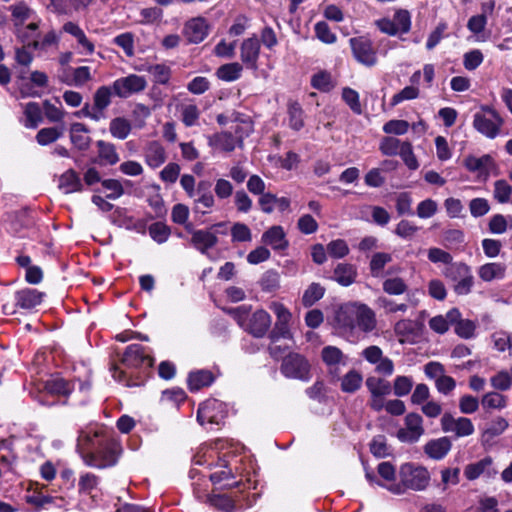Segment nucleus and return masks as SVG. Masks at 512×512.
<instances>
[{
  "label": "nucleus",
  "instance_id": "15",
  "mask_svg": "<svg viewBox=\"0 0 512 512\" xmlns=\"http://www.w3.org/2000/svg\"><path fill=\"white\" fill-rule=\"evenodd\" d=\"M122 363L127 368L151 367L153 365V359L145 352L144 346L131 344L127 346L124 352Z\"/></svg>",
  "mask_w": 512,
  "mask_h": 512
},
{
  "label": "nucleus",
  "instance_id": "38",
  "mask_svg": "<svg viewBox=\"0 0 512 512\" xmlns=\"http://www.w3.org/2000/svg\"><path fill=\"white\" fill-rule=\"evenodd\" d=\"M23 113L25 115L24 126L35 129L43 121L42 109L36 102H29L24 105Z\"/></svg>",
  "mask_w": 512,
  "mask_h": 512
},
{
  "label": "nucleus",
  "instance_id": "32",
  "mask_svg": "<svg viewBox=\"0 0 512 512\" xmlns=\"http://www.w3.org/2000/svg\"><path fill=\"white\" fill-rule=\"evenodd\" d=\"M357 277V270L352 264L339 263L333 273V279L342 286L353 284Z\"/></svg>",
  "mask_w": 512,
  "mask_h": 512
},
{
  "label": "nucleus",
  "instance_id": "37",
  "mask_svg": "<svg viewBox=\"0 0 512 512\" xmlns=\"http://www.w3.org/2000/svg\"><path fill=\"white\" fill-rule=\"evenodd\" d=\"M214 376L209 370H198L191 372L188 376V387L190 391H198L213 383Z\"/></svg>",
  "mask_w": 512,
  "mask_h": 512
},
{
  "label": "nucleus",
  "instance_id": "14",
  "mask_svg": "<svg viewBox=\"0 0 512 512\" xmlns=\"http://www.w3.org/2000/svg\"><path fill=\"white\" fill-rule=\"evenodd\" d=\"M185 229L191 233L192 246L202 254H207L218 243V237L211 229L195 230L191 223L186 224Z\"/></svg>",
  "mask_w": 512,
  "mask_h": 512
},
{
  "label": "nucleus",
  "instance_id": "16",
  "mask_svg": "<svg viewBox=\"0 0 512 512\" xmlns=\"http://www.w3.org/2000/svg\"><path fill=\"white\" fill-rule=\"evenodd\" d=\"M463 164L468 171L477 172L478 176L484 180L489 177L490 171L496 168L495 161L489 154L481 157L469 155L464 159Z\"/></svg>",
  "mask_w": 512,
  "mask_h": 512
},
{
  "label": "nucleus",
  "instance_id": "26",
  "mask_svg": "<svg viewBox=\"0 0 512 512\" xmlns=\"http://www.w3.org/2000/svg\"><path fill=\"white\" fill-rule=\"evenodd\" d=\"M212 183L209 180H200L197 183L194 197V203L196 204L195 210L198 211V205L210 209L215 205V198L211 191Z\"/></svg>",
  "mask_w": 512,
  "mask_h": 512
},
{
  "label": "nucleus",
  "instance_id": "29",
  "mask_svg": "<svg viewBox=\"0 0 512 512\" xmlns=\"http://www.w3.org/2000/svg\"><path fill=\"white\" fill-rule=\"evenodd\" d=\"M44 294L35 289H23L16 293V305L22 309H32L42 302Z\"/></svg>",
  "mask_w": 512,
  "mask_h": 512
},
{
  "label": "nucleus",
  "instance_id": "53",
  "mask_svg": "<svg viewBox=\"0 0 512 512\" xmlns=\"http://www.w3.org/2000/svg\"><path fill=\"white\" fill-rule=\"evenodd\" d=\"M43 111L49 122L60 123L63 122L66 112L62 107H57L52 104L49 100L43 102Z\"/></svg>",
  "mask_w": 512,
  "mask_h": 512
},
{
  "label": "nucleus",
  "instance_id": "19",
  "mask_svg": "<svg viewBox=\"0 0 512 512\" xmlns=\"http://www.w3.org/2000/svg\"><path fill=\"white\" fill-rule=\"evenodd\" d=\"M260 53V41L256 36L245 39L240 46V59L247 68L256 69Z\"/></svg>",
  "mask_w": 512,
  "mask_h": 512
},
{
  "label": "nucleus",
  "instance_id": "48",
  "mask_svg": "<svg viewBox=\"0 0 512 512\" xmlns=\"http://www.w3.org/2000/svg\"><path fill=\"white\" fill-rule=\"evenodd\" d=\"M413 385L412 377L399 375L393 381V393L397 397H404L411 392Z\"/></svg>",
  "mask_w": 512,
  "mask_h": 512
},
{
  "label": "nucleus",
  "instance_id": "50",
  "mask_svg": "<svg viewBox=\"0 0 512 512\" xmlns=\"http://www.w3.org/2000/svg\"><path fill=\"white\" fill-rule=\"evenodd\" d=\"M407 285L400 277L387 278L382 284V289L389 295H401L407 291Z\"/></svg>",
  "mask_w": 512,
  "mask_h": 512
},
{
  "label": "nucleus",
  "instance_id": "4",
  "mask_svg": "<svg viewBox=\"0 0 512 512\" xmlns=\"http://www.w3.org/2000/svg\"><path fill=\"white\" fill-rule=\"evenodd\" d=\"M442 275L452 283V289L458 296H465L472 292L475 278L472 268L465 262H453L445 266Z\"/></svg>",
  "mask_w": 512,
  "mask_h": 512
},
{
  "label": "nucleus",
  "instance_id": "36",
  "mask_svg": "<svg viewBox=\"0 0 512 512\" xmlns=\"http://www.w3.org/2000/svg\"><path fill=\"white\" fill-rule=\"evenodd\" d=\"M365 385L371 396H388L391 394L392 386L389 381L381 377L369 376Z\"/></svg>",
  "mask_w": 512,
  "mask_h": 512
},
{
  "label": "nucleus",
  "instance_id": "25",
  "mask_svg": "<svg viewBox=\"0 0 512 512\" xmlns=\"http://www.w3.org/2000/svg\"><path fill=\"white\" fill-rule=\"evenodd\" d=\"M506 265L500 262H489L481 265L478 270V276L484 282L501 280L506 275Z\"/></svg>",
  "mask_w": 512,
  "mask_h": 512
},
{
  "label": "nucleus",
  "instance_id": "7",
  "mask_svg": "<svg viewBox=\"0 0 512 512\" xmlns=\"http://www.w3.org/2000/svg\"><path fill=\"white\" fill-rule=\"evenodd\" d=\"M281 373L292 379H298L307 382L311 378L310 364L300 354L291 353L284 357L281 364Z\"/></svg>",
  "mask_w": 512,
  "mask_h": 512
},
{
  "label": "nucleus",
  "instance_id": "44",
  "mask_svg": "<svg viewBox=\"0 0 512 512\" xmlns=\"http://www.w3.org/2000/svg\"><path fill=\"white\" fill-rule=\"evenodd\" d=\"M325 291V288L320 283H311L303 293V305L305 307H311L324 296Z\"/></svg>",
  "mask_w": 512,
  "mask_h": 512
},
{
  "label": "nucleus",
  "instance_id": "3",
  "mask_svg": "<svg viewBox=\"0 0 512 512\" xmlns=\"http://www.w3.org/2000/svg\"><path fill=\"white\" fill-rule=\"evenodd\" d=\"M399 477V483H392L387 487V490L396 495L404 494L407 490L423 491L427 488L430 481L428 470L413 463L401 465Z\"/></svg>",
  "mask_w": 512,
  "mask_h": 512
},
{
  "label": "nucleus",
  "instance_id": "42",
  "mask_svg": "<svg viewBox=\"0 0 512 512\" xmlns=\"http://www.w3.org/2000/svg\"><path fill=\"white\" fill-rule=\"evenodd\" d=\"M242 66L237 63H228L220 66L216 71V76L223 81L232 82L240 78Z\"/></svg>",
  "mask_w": 512,
  "mask_h": 512
},
{
  "label": "nucleus",
  "instance_id": "61",
  "mask_svg": "<svg viewBox=\"0 0 512 512\" xmlns=\"http://www.w3.org/2000/svg\"><path fill=\"white\" fill-rule=\"evenodd\" d=\"M370 451L377 458H384L389 455L385 436H375L370 443Z\"/></svg>",
  "mask_w": 512,
  "mask_h": 512
},
{
  "label": "nucleus",
  "instance_id": "27",
  "mask_svg": "<svg viewBox=\"0 0 512 512\" xmlns=\"http://www.w3.org/2000/svg\"><path fill=\"white\" fill-rule=\"evenodd\" d=\"M261 241L274 250H284L288 246L285 232L281 226H272L262 234Z\"/></svg>",
  "mask_w": 512,
  "mask_h": 512
},
{
  "label": "nucleus",
  "instance_id": "35",
  "mask_svg": "<svg viewBox=\"0 0 512 512\" xmlns=\"http://www.w3.org/2000/svg\"><path fill=\"white\" fill-rule=\"evenodd\" d=\"M113 93L114 91L112 86L103 85L97 88L93 94V105L95 106V110H97L100 114H106L105 110L112 103Z\"/></svg>",
  "mask_w": 512,
  "mask_h": 512
},
{
  "label": "nucleus",
  "instance_id": "28",
  "mask_svg": "<svg viewBox=\"0 0 512 512\" xmlns=\"http://www.w3.org/2000/svg\"><path fill=\"white\" fill-rule=\"evenodd\" d=\"M58 187L65 194L81 192L83 190V184L80 176L73 169H68L60 176Z\"/></svg>",
  "mask_w": 512,
  "mask_h": 512
},
{
  "label": "nucleus",
  "instance_id": "10",
  "mask_svg": "<svg viewBox=\"0 0 512 512\" xmlns=\"http://www.w3.org/2000/svg\"><path fill=\"white\" fill-rule=\"evenodd\" d=\"M350 46L355 59L368 67H372L377 63L376 50L371 40L365 37H355L350 39Z\"/></svg>",
  "mask_w": 512,
  "mask_h": 512
},
{
  "label": "nucleus",
  "instance_id": "31",
  "mask_svg": "<svg viewBox=\"0 0 512 512\" xmlns=\"http://www.w3.org/2000/svg\"><path fill=\"white\" fill-rule=\"evenodd\" d=\"M96 147L98 149V158L100 163L112 166L119 162L120 157L115 144L104 140H98L96 142Z\"/></svg>",
  "mask_w": 512,
  "mask_h": 512
},
{
  "label": "nucleus",
  "instance_id": "41",
  "mask_svg": "<svg viewBox=\"0 0 512 512\" xmlns=\"http://www.w3.org/2000/svg\"><path fill=\"white\" fill-rule=\"evenodd\" d=\"M508 426V421L505 418L501 416L494 418L482 432L483 441H489L501 435L508 428Z\"/></svg>",
  "mask_w": 512,
  "mask_h": 512
},
{
  "label": "nucleus",
  "instance_id": "55",
  "mask_svg": "<svg viewBox=\"0 0 512 512\" xmlns=\"http://www.w3.org/2000/svg\"><path fill=\"white\" fill-rule=\"evenodd\" d=\"M99 484V477L93 473H84L80 475L78 482L79 493L91 494Z\"/></svg>",
  "mask_w": 512,
  "mask_h": 512
},
{
  "label": "nucleus",
  "instance_id": "6",
  "mask_svg": "<svg viewBox=\"0 0 512 512\" xmlns=\"http://www.w3.org/2000/svg\"><path fill=\"white\" fill-rule=\"evenodd\" d=\"M377 28L389 36L406 34L411 29V14L406 9L395 11L393 18H381L375 22Z\"/></svg>",
  "mask_w": 512,
  "mask_h": 512
},
{
  "label": "nucleus",
  "instance_id": "12",
  "mask_svg": "<svg viewBox=\"0 0 512 512\" xmlns=\"http://www.w3.org/2000/svg\"><path fill=\"white\" fill-rule=\"evenodd\" d=\"M504 124L501 116L490 117L484 113H475L473 116V127L480 134L489 139L496 138Z\"/></svg>",
  "mask_w": 512,
  "mask_h": 512
},
{
  "label": "nucleus",
  "instance_id": "49",
  "mask_svg": "<svg viewBox=\"0 0 512 512\" xmlns=\"http://www.w3.org/2000/svg\"><path fill=\"white\" fill-rule=\"evenodd\" d=\"M200 110L196 104H185L181 107V120L186 127L198 124Z\"/></svg>",
  "mask_w": 512,
  "mask_h": 512
},
{
  "label": "nucleus",
  "instance_id": "22",
  "mask_svg": "<svg viewBox=\"0 0 512 512\" xmlns=\"http://www.w3.org/2000/svg\"><path fill=\"white\" fill-rule=\"evenodd\" d=\"M208 144L215 149L232 152L236 146L242 147L243 140L241 137H235L230 132H220L210 136Z\"/></svg>",
  "mask_w": 512,
  "mask_h": 512
},
{
  "label": "nucleus",
  "instance_id": "23",
  "mask_svg": "<svg viewBox=\"0 0 512 512\" xmlns=\"http://www.w3.org/2000/svg\"><path fill=\"white\" fill-rule=\"evenodd\" d=\"M452 442L449 437L443 436L428 441L424 446L425 454L434 460L443 459L451 450Z\"/></svg>",
  "mask_w": 512,
  "mask_h": 512
},
{
  "label": "nucleus",
  "instance_id": "52",
  "mask_svg": "<svg viewBox=\"0 0 512 512\" xmlns=\"http://www.w3.org/2000/svg\"><path fill=\"white\" fill-rule=\"evenodd\" d=\"M311 85L313 88L328 92L333 88L331 74L326 71H320L314 74L311 78Z\"/></svg>",
  "mask_w": 512,
  "mask_h": 512
},
{
  "label": "nucleus",
  "instance_id": "47",
  "mask_svg": "<svg viewBox=\"0 0 512 512\" xmlns=\"http://www.w3.org/2000/svg\"><path fill=\"white\" fill-rule=\"evenodd\" d=\"M506 404V397L498 392H488L481 399V405L484 409L501 410L506 407Z\"/></svg>",
  "mask_w": 512,
  "mask_h": 512
},
{
  "label": "nucleus",
  "instance_id": "11",
  "mask_svg": "<svg viewBox=\"0 0 512 512\" xmlns=\"http://www.w3.org/2000/svg\"><path fill=\"white\" fill-rule=\"evenodd\" d=\"M405 427L397 432V437L402 442L415 443L424 434L423 419L418 413H408L405 417Z\"/></svg>",
  "mask_w": 512,
  "mask_h": 512
},
{
  "label": "nucleus",
  "instance_id": "62",
  "mask_svg": "<svg viewBox=\"0 0 512 512\" xmlns=\"http://www.w3.org/2000/svg\"><path fill=\"white\" fill-rule=\"evenodd\" d=\"M103 188L109 191L106 198L115 200L124 194V188L121 182L117 179H105L101 182Z\"/></svg>",
  "mask_w": 512,
  "mask_h": 512
},
{
  "label": "nucleus",
  "instance_id": "45",
  "mask_svg": "<svg viewBox=\"0 0 512 512\" xmlns=\"http://www.w3.org/2000/svg\"><path fill=\"white\" fill-rule=\"evenodd\" d=\"M403 145L404 142L398 138L387 136L380 141L379 150L385 156H396L401 153Z\"/></svg>",
  "mask_w": 512,
  "mask_h": 512
},
{
  "label": "nucleus",
  "instance_id": "57",
  "mask_svg": "<svg viewBox=\"0 0 512 512\" xmlns=\"http://www.w3.org/2000/svg\"><path fill=\"white\" fill-rule=\"evenodd\" d=\"M148 72L152 74L155 82L165 85L171 77V69L165 64H156L148 68Z\"/></svg>",
  "mask_w": 512,
  "mask_h": 512
},
{
  "label": "nucleus",
  "instance_id": "40",
  "mask_svg": "<svg viewBox=\"0 0 512 512\" xmlns=\"http://www.w3.org/2000/svg\"><path fill=\"white\" fill-rule=\"evenodd\" d=\"M64 134V126L45 127L36 134V141L41 146H46L56 142Z\"/></svg>",
  "mask_w": 512,
  "mask_h": 512
},
{
  "label": "nucleus",
  "instance_id": "46",
  "mask_svg": "<svg viewBox=\"0 0 512 512\" xmlns=\"http://www.w3.org/2000/svg\"><path fill=\"white\" fill-rule=\"evenodd\" d=\"M289 126L295 131H299L304 126L303 109L298 102H289L288 104Z\"/></svg>",
  "mask_w": 512,
  "mask_h": 512
},
{
  "label": "nucleus",
  "instance_id": "60",
  "mask_svg": "<svg viewBox=\"0 0 512 512\" xmlns=\"http://www.w3.org/2000/svg\"><path fill=\"white\" fill-rule=\"evenodd\" d=\"M479 404L477 397L465 394L459 399V410L463 414H473L479 409Z\"/></svg>",
  "mask_w": 512,
  "mask_h": 512
},
{
  "label": "nucleus",
  "instance_id": "59",
  "mask_svg": "<svg viewBox=\"0 0 512 512\" xmlns=\"http://www.w3.org/2000/svg\"><path fill=\"white\" fill-rule=\"evenodd\" d=\"M233 242H248L252 238L251 230L244 224L237 222L231 228Z\"/></svg>",
  "mask_w": 512,
  "mask_h": 512
},
{
  "label": "nucleus",
  "instance_id": "8",
  "mask_svg": "<svg viewBox=\"0 0 512 512\" xmlns=\"http://www.w3.org/2000/svg\"><path fill=\"white\" fill-rule=\"evenodd\" d=\"M440 425L444 433H450L455 438L468 437L475 432V427L471 419L464 416L454 417L449 412H445L442 415Z\"/></svg>",
  "mask_w": 512,
  "mask_h": 512
},
{
  "label": "nucleus",
  "instance_id": "2",
  "mask_svg": "<svg viewBox=\"0 0 512 512\" xmlns=\"http://www.w3.org/2000/svg\"><path fill=\"white\" fill-rule=\"evenodd\" d=\"M237 324L254 337H263L271 325V317L265 310H257L251 316V305H240L225 310Z\"/></svg>",
  "mask_w": 512,
  "mask_h": 512
},
{
  "label": "nucleus",
  "instance_id": "64",
  "mask_svg": "<svg viewBox=\"0 0 512 512\" xmlns=\"http://www.w3.org/2000/svg\"><path fill=\"white\" fill-rule=\"evenodd\" d=\"M327 253L333 258H343L348 255L349 247L342 239L333 240L327 245Z\"/></svg>",
  "mask_w": 512,
  "mask_h": 512
},
{
  "label": "nucleus",
  "instance_id": "33",
  "mask_svg": "<svg viewBox=\"0 0 512 512\" xmlns=\"http://www.w3.org/2000/svg\"><path fill=\"white\" fill-rule=\"evenodd\" d=\"M104 440L100 437L99 432L81 431L77 439V449L83 458V454L93 452L97 448L99 441Z\"/></svg>",
  "mask_w": 512,
  "mask_h": 512
},
{
  "label": "nucleus",
  "instance_id": "43",
  "mask_svg": "<svg viewBox=\"0 0 512 512\" xmlns=\"http://www.w3.org/2000/svg\"><path fill=\"white\" fill-rule=\"evenodd\" d=\"M392 261V256L386 252H377L375 253L369 264L370 273L373 277H381L383 274V269L386 264Z\"/></svg>",
  "mask_w": 512,
  "mask_h": 512
},
{
  "label": "nucleus",
  "instance_id": "18",
  "mask_svg": "<svg viewBox=\"0 0 512 512\" xmlns=\"http://www.w3.org/2000/svg\"><path fill=\"white\" fill-rule=\"evenodd\" d=\"M496 474L497 470L494 469L493 459L490 456H487L475 463H470L466 465L464 469V475L470 481H473L482 475L487 478H492Z\"/></svg>",
  "mask_w": 512,
  "mask_h": 512
},
{
  "label": "nucleus",
  "instance_id": "63",
  "mask_svg": "<svg viewBox=\"0 0 512 512\" xmlns=\"http://www.w3.org/2000/svg\"><path fill=\"white\" fill-rule=\"evenodd\" d=\"M211 83L208 78L197 76L187 84V90L194 95H201L210 89Z\"/></svg>",
  "mask_w": 512,
  "mask_h": 512
},
{
  "label": "nucleus",
  "instance_id": "9",
  "mask_svg": "<svg viewBox=\"0 0 512 512\" xmlns=\"http://www.w3.org/2000/svg\"><path fill=\"white\" fill-rule=\"evenodd\" d=\"M146 87L147 81L145 77L137 74H130L126 77L118 78L112 83L114 94L124 99L144 91Z\"/></svg>",
  "mask_w": 512,
  "mask_h": 512
},
{
  "label": "nucleus",
  "instance_id": "39",
  "mask_svg": "<svg viewBox=\"0 0 512 512\" xmlns=\"http://www.w3.org/2000/svg\"><path fill=\"white\" fill-rule=\"evenodd\" d=\"M362 382V374L352 369L341 378V390L344 393H355L361 388Z\"/></svg>",
  "mask_w": 512,
  "mask_h": 512
},
{
  "label": "nucleus",
  "instance_id": "21",
  "mask_svg": "<svg viewBox=\"0 0 512 512\" xmlns=\"http://www.w3.org/2000/svg\"><path fill=\"white\" fill-rule=\"evenodd\" d=\"M89 133L90 129L84 123L75 122L70 125V141L77 150L87 151L90 148L92 139Z\"/></svg>",
  "mask_w": 512,
  "mask_h": 512
},
{
  "label": "nucleus",
  "instance_id": "13",
  "mask_svg": "<svg viewBox=\"0 0 512 512\" xmlns=\"http://www.w3.org/2000/svg\"><path fill=\"white\" fill-rule=\"evenodd\" d=\"M271 309L275 313L277 320L270 334V338L272 341H276L279 338L290 339L292 337L289 328V322L292 317L291 313L283 304L278 302L272 303Z\"/></svg>",
  "mask_w": 512,
  "mask_h": 512
},
{
  "label": "nucleus",
  "instance_id": "51",
  "mask_svg": "<svg viewBox=\"0 0 512 512\" xmlns=\"http://www.w3.org/2000/svg\"><path fill=\"white\" fill-rule=\"evenodd\" d=\"M148 230L151 238L158 244L165 243L171 233L170 228L162 222H155L151 224Z\"/></svg>",
  "mask_w": 512,
  "mask_h": 512
},
{
  "label": "nucleus",
  "instance_id": "54",
  "mask_svg": "<svg viewBox=\"0 0 512 512\" xmlns=\"http://www.w3.org/2000/svg\"><path fill=\"white\" fill-rule=\"evenodd\" d=\"M493 195L499 203H507L512 195V186L506 180H497L494 183Z\"/></svg>",
  "mask_w": 512,
  "mask_h": 512
},
{
  "label": "nucleus",
  "instance_id": "5",
  "mask_svg": "<svg viewBox=\"0 0 512 512\" xmlns=\"http://www.w3.org/2000/svg\"><path fill=\"white\" fill-rule=\"evenodd\" d=\"M83 461L87 466L103 469L116 464L117 445L108 440H101L93 452L83 454Z\"/></svg>",
  "mask_w": 512,
  "mask_h": 512
},
{
  "label": "nucleus",
  "instance_id": "30",
  "mask_svg": "<svg viewBox=\"0 0 512 512\" xmlns=\"http://www.w3.org/2000/svg\"><path fill=\"white\" fill-rule=\"evenodd\" d=\"M62 29L65 33L70 34L77 40L78 44L83 47L86 54L91 55L94 52V44L86 37L85 32L78 24L69 21L63 25Z\"/></svg>",
  "mask_w": 512,
  "mask_h": 512
},
{
  "label": "nucleus",
  "instance_id": "56",
  "mask_svg": "<svg viewBox=\"0 0 512 512\" xmlns=\"http://www.w3.org/2000/svg\"><path fill=\"white\" fill-rule=\"evenodd\" d=\"M484 60V55L479 49L468 51L463 56V66L468 71L478 68Z\"/></svg>",
  "mask_w": 512,
  "mask_h": 512
},
{
  "label": "nucleus",
  "instance_id": "17",
  "mask_svg": "<svg viewBox=\"0 0 512 512\" xmlns=\"http://www.w3.org/2000/svg\"><path fill=\"white\" fill-rule=\"evenodd\" d=\"M323 362L329 367V374L332 377L340 378L339 365L346 364V357L336 346H325L321 351Z\"/></svg>",
  "mask_w": 512,
  "mask_h": 512
},
{
  "label": "nucleus",
  "instance_id": "24",
  "mask_svg": "<svg viewBox=\"0 0 512 512\" xmlns=\"http://www.w3.org/2000/svg\"><path fill=\"white\" fill-rule=\"evenodd\" d=\"M146 164L152 168L160 167L166 161V151L158 141H151L144 150Z\"/></svg>",
  "mask_w": 512,
  "mask_h": 512
},
{
  "label": "nucleus",
  "instance_id": "34",
  "mask_svg": "<svg viewBox=\"0 0 512 512\" xmlns=\"http://www.w3.org/2000/svg\"><path fill=\"white\" fill-rule=\"evenodd\" d=\"M132 131L131 122L123 116L113 118L109 123L111 136L118 140H125Z\"/></svg>",
  "mask_w": 512,
  "mask_h": 512
},
{
  "label": "nucleus",
  "instance_id": "1",
  "mask_svg": "<svg viewBox=\"0 0 512 512\" xmlns=\"http://www.w3.org/2000/svg\"><path fill=\"white\" fill-rule=\"evenodd\" d=\"M334 325L342 333L352 334L356 328L364 333L372 332L377 325L374 311L366 304L348 302L334 311Z\"/></svg>",
  "mask_w": 512,
  "mask_h": 512
},
{
  "label": "nucleus",
  "instance_id": "58",
  "mask_svg": "<svg viewBox=\"0 0 512 512\" xmlns=\"http://www.w3.org/2000/svg\"><path fill=\"white\" fill-rule=\"evenodd\" d=\"M476 323L469 319H462L455 326V333L463 339H471L475 336Z\"/></svg>",
  "mask_w": 512,
  "mask_h": 512
},
{
  "label": "nucleus",
  "instance_id": "20",
  "mask_svg": "<svg viewBox=\"0 0 512 512\" xmlns=\"http://www.w3.org/2000/svg\"><path fill=\"white\" fill-rule=\"evenodd\" d=\"M184 35L190 43H200L208 35V24L203 17L189 20L184 27Z\"/></svg>",
  "mask_w": 512,
  "mask_h": 512
}]
</instances>
